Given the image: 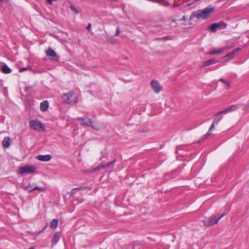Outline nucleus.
Masks as SVG:
<instances>
[{"instance_id": "obj_1", "label": "nucleus", "mask_w": 249, "mask_h": 249, "mask_svg": "<svg viewBox=\"0 0 249 249\" xmlns=\"http://www.w3.org/2000/svg\"><path fill=\"white\" fill-rule=\"evenodd\" d=\"M214 10V7H207L203 10H197L192 13L190 18L195 17L198 19H206L210 17Z\"/></svg>"}, {"instance_id": "obj_2", "label": "nucleus", "mask_w": 249, "mask_h": 249, "mask_svg": "<svg viewBox=\"0 0 249 249\" xmlns=\"http://www.w3.org/2000/svg\"><path fill=\"white\" fill-rule=\"evenodd\" d=\"M78 120H80L81 124L83 125L91 127L92 128L98 130L99 126L94 121L89 118H79Z\"/></svg>"}, {"instance_id": "obj_3", "label": "nucleus", "mask_w": 249, "mask_h": 249, "mask_svg": "<svg viewBox=\"0 0 249 249\" xmlns=\"http://www.w3.org/2000/svg\"><path fill=\"white\" fill-rule=\"evenodd\" d=\"M29 126L31 128L37 131H44L45 130L44 124L38 120L30 121Z\"/></svg>"}, {"instance_id": "obj_4", "label": "nucleus", "mask_w": 249, "mask_h": 249, "mask_svg": "<svg viewBox=\"0 0 249 249\" xmlns=\"http://www.w3.org/2000/svg\"><path fill=\"white\" fill-rule=\"evenodd\" d=\"M225 213H223L219 217L216 218L215 217H210L203 220V223L206 226L210 227L215 224H217L218 221L224 215Z\"/></svg>"}, {"instance_id": "obj_5", "label": "nucleus", "mask_w": 249, "mask_h": 249, "mask_svg": "<svg viewBox=\"0 0 249 249\" xmlns=\"http://www.w3.org/2000/svg\"><path fill=\"white\" fill-rule=\"evenodd\" d=\"M227 24L223 21H220L218 23H214L212 24L209 27V30L213 32H215L217 29H225L227 27Z\"/></svg>"}, {"instance_id": "obj_6", "label": "nucleus", "mask_w": 249, "mask_h": 249, "mask_svg": "<svg viewBox=\"0 0 249 249\" xmlns=\"http://www.w3.org/2000/svg\"><path fill=\"white\" fill-rule=\"evenodd\" d=\"M35 172V168L31 165H26L21 167L19 170V173L21 174L25 173L31 174Z\"/></svg>"}, {"instance_id": "obj_7", "label": "nucleus", "mask_w": 249, "mask_h": 249, "mask_svg": "<svg viewBox=\"0 0 249 249\" xmlns=\"http://www.w3.org/2000/svg\"><path fill=\"white\" fill-rule=\"evenodd\" d=\"M25 190L28 191L29 192H32L35 190H37L40 191H43L45 190V188L43 187H38L36 184H29L24 188Z\"/></svg>"}, {"instance_id": "obj_8", "label": "nucleus", "mask_w": 249, "mask_h": 249, "mask_svg": "<svg viewBox=\"0 0 249 249\" xmlns=\"http://www.w3.org/2000/svg\"><path fill=\"white\" fill-rule=\"evenodd\" d=\"M151 86L153 90L156 93H159L162 90L160 83L157 80L152 81L151 82Z\"/></svg>"}, {"instance_id": "obj_9", "label": "nucleus", "mask_w": 249, "mask_h": 249, "mask_svg": "<svg viewBox=\"0 0 249 249\" xmlns=\"http://www.w3.org/2000/svg\"><path fill=\"white\" fill-rule=\"evenodd\" d=\"M74 95V92L71 91L69 92L62 95V98L63 99L66 103L69 104L72 102L71 98Z\"/></svg>"}, {"instance_id": "obj_10", "label": "nucleus", "mask_w": 249, "mask_h": 249, "mask_svg": "<svg viewBox=\"0 0 249 249\" xmlns=\"http://www.w3.org/2000/svg\"><path fill=\"white\" fill-rule=\"evenodd\" d=\"M230 49V48L228 47H223L222 48H218L216 49H212L211 51H210L209 52H208L207 53V54H212V55L218 54V53H222L223 52H224L227 50H229Z\"/></svg>"}, {"instance_id": "obj_11", "label": "nucleus", "mask_w": 249, "mask_h": 249, "mask_svg": "<svg viewBox=\"0 0 249 249\" xmlns=\"http://www.w3.org/2000/svg\"><path fill=\"white\" fill-rule=\"evenodd\" d=\"M237 108L238 107L236 105H232L230 107L226 109L225 110L217 112L215 115V117H217L220 114H226L227 113L231 112L233 110L237 109Z\"/></svg>"}, {"instance_id": "obj_12", "label": "nucleus", "mask_w": 249, "mask_h": 249, "mask_svg": "<svg viewBox=\"0 0 249 249\" xmlns=\"http://www.w3.org/2000/svg\"><path fill=\"white\" fill-rule=\"evenodd\" d=\"M52 158L51 155H40L37 156V159L40 161H50Z\"/></svg>"}, {"instance_id": "obj_13", "label": "nucleus", "mask_w": 249, "mask_h": 249, "mask_svg": "<svg viewBox=\"0 0 249 249\" xmlns=\"http://www.w3.org/2000/svg\"><path fill=\"white\" fill-rule=\"evenodd\" d=\"M0 70L3 73L5 74L10 73L12 71L11 69L5 64H1Z\"/></svg>"}, {"instance_id": "obj_14", "label": "nucleus", "mask_w": 249, "mask_h": 249, "mask_svg": "<svg viewBox=\"0 0 249 249\" xmlns=\"http://www.w3.org/2000/svg\"><path fill=\"white\" fill-rule=\"evenodd\" d=\"M222 119V117H220L218 118H214L213 120V121L212 124H211V125L210 126L209 129L207 133H209V134L211 135V132L213 130V129L214 128V124H218L219 121H220Z\"/></svg>"}, {"instance_id": "obj_15", "label": "nucleus", "mask_w": 249, "mask_h": 249, "mask_svg": "<svg viewBox=\"0 0 249 249\" xmlns=\"http://www.w3.org/2000/svg\"><path fill=\"white\" fill-rule=\"evenodd\" d=\"M49 107V102L48 101L45 100L42 102L40 104V108L42 111H46Z\"/></svg>"}, {"instance_id": "obj_16", "label": "nucleus", "mask_w": 249, "mask_h": 249, "mask_svg": "<svg viewBox=\"0 0 249 249\" xmlns=\"http://www.w3.org/2000/svg\"><path fill=\"white\" fill-rule=\"evenodd\" d=\"M2 145L5 148H9L11 145V140L9 137H5L2 141Z\"/></svg>"}, {"instance_id": "obj_17", "label": "nucleus", "mask_w": 249, "mask_h": 249, "mask_svg": "<svg viewBox=\"0 0 249 249\" xmlns=\"http://www.w3.org/2000/svg\"><path fill=\"white\" fill-rule=\"evenodd\" d=\"M60 233L59 232H55L54 234L53 237L52 239V242L54 244H56L59 240L60 238Z\"/></svg>"}, {"instance_id": "obj_18", "label": "nucleus", "mask_w": 249, "mask_h": 249, "mask_svg": "<svg viewBox=\"0 0 249 249\" xmlns=\"http://www.w3.org/2000/svg\"><path fill=\"white\" fill-rule=\"evenodd\" d=\"M117 161L116 159H115L113 161L107 163V164H103L99 165L100 168L101 169L107 168L109 166H113L114 163Z\"/></svg>"}, {"instance_id": "obj_19", "label": "nucleus", "mask_w": 249, "mask_h": 249, "mask_svg": "<svg viewBox=\"0 0 249 249\" xmlns=\"http://www.w3.org/2000/svg\"><path fill=\"white\" fill-rule=\"evenodd\" d=\"M46 53L47 55L48 56L57 57V55L55 52L52 49H48L46 51Z\"/></svg>"}, {"instance_id": "obj_20", "label": "nucleus", "mask_w": 249, "mask_h": 249, "mask_svg": "<svg viewBox=\"0 0 249 249\" xmlns=\"http://www.w3.org/2000/svg\"><path fill=\"white\" fill-rule=\"evenodd\" d=\"M218 62V60L216 59H212L211 60H207L204 62L203 66L206 67L212 64H215Z\"/></svg>"}, {"instance_id": "obj_21", "label": "nucleus", "mask_w": 249, "mask_h": 249, "mask_svg": "<svg viewBox=\"0 0 249 249\" xmlns=\"http://www.w3.org/2000/svg\"><path fill=\"white\" fill-rule=\"evenodd\" d=\"M240 48H236V49H234L231 53H229L227 54H226V55L225 56V57L229 58V59L232 58L233 55L236 52H237L239 50H240Z\"/></svg>"}, {"instance_id": "obj_22", "label": "nucleus", "mask_w": 249, "mask_h": 249, "mask_svg": "<svg viewBox=\"0 0 249 249\" xmlns=\"http://www.w3.org/2000/svg\"><path fill=\"white\" fill-rule=\"evenodd\" d=\"M58 221L56 219H53L50 223V227L53 229H56L58 226Z\"/></svg>"}, {"instance_id": "obj_23", "label": "nucleus", "mask_w": 249, "mask_h": 249, "mask_svg": "<svg viewBox=\"0 0 249 249\" xmlns=\"http://www.w3.org/2000/svg\"><path fill=\"white\" fill-rule=\"evenodd\" d=\"M210 135L209 134V133H207L201 138V139L199 140L198 142H201L205 140L209 137Z\"/></svg>"}, {"instance_id": "obj_24", "label": "nucleus", "mask_w": 249, "mask_h": 249, "mask_svg": "<svg viewBox=\"0 0 249 249\" xmlns=\"http://www.w3.org/2000/svg\"><path fill=\"white\" fill-rule=\"evenodd\" d=\"M82 189H83V188H82V187H79V188H76L73 189L72 190H71V195H73L76 193V192L78 190H81Z\"/></svg>"}, {"instance_id": "obj_25", "label": "nucleus", "mask_w": 249, "mask_h": 249, "mask_svg": "<svg viewBox=\"0 0 249 249\" xmlns=\"http://www.w3.org/2000/svg\"><path fill=\"white\" fill-rule=\"evenodd\" d=\"M70 8L71 9V10H72L76 14L79 13V11L77 10V9L74 5H71Z\"/></svg>"}, {"instance_id": "obj_26", "label": "nucleus", "mask_w": 249, "mask_h": 249, "mask_svg": "<svg viewBox=\"0 0 249 249\" xmlns=\"http://www.w3.org/2000/svg\"><path fill=\"white\" fill-rule=\"evenodd\" d=\"M220 81L221 82H222V83H223L226 86L230 87V83L225 81L224 79L221 78L220 79Z\"/></svg>"}, {"instance_id": "obj_27", "label": "nucleus", "mask_w": 249, "mask_h": 249, "mask_svg": "<svg viewBox=\"0 0 249 249\" xmlns=\"http://www.w3.org/2000/svg\"><path fill=\"white\" fill-rule=\"evenodd\" d=\"M30 69H31L29 67H22V68H19V71L20 72H23L25 71H26L27 70H30Z\"/></svg>"}, {"instance_id": "obj_28", "label": "nucleus", "mask_w": 249, "mask_h": 249, "mask_svg": "<svg viewBox=\"0 0 249 249\" xmlns=\"http://www.w3.org/2000/svg\"><path fill=\"white\" fill-rule=\"evenodd\" d=\"M101 170V169H100V166H99H99H97V167H96L92 169V171L96 172V171H99V170Z\"/></svg>"}, {"instance_id": "obj_29", "label": "nucleus", "mask_w": 249, "mask_h": 249, "mask_svg": "<svg viewBox=\"0 0 249 249\" xmlns=\"http://www.w3.org/2000/svg\"><path fill=\"white\" fill-rule=\"evenodd\" d=\"M120 33V29L119 27H117V29H116V33L115 34V36H119V34Z\"/></svg>"}, {"instance_id": "obj_30", "label": "nucleus", "mask_w": 249, "mask_h": 249, "mask_svg": "<svg viewBox=\"0 0 249 249\" xmlns=\"http://www.w3.org/2000/svg\"><path fill=\"white\" fill-rule=\"evenodd\" d=\"M187 19V17L184 16L183 17L179 20L180 21H186Z\"/></svg>"}, {"instance_id": "obj_31", "label": "nucleus", "mask_w": 249, "mask_h": 249, "mask_svg": "<svg viewBox=\"0 0 249 249\" xmlns=\"http://www.w3.org/2000/svg\"><path fill=\"white\" fill-rule=\"evenodd\" d=\"M91 23H89L88 25V26L87 27V29L89 30V31H90V28H91Z\"/></svg>"}, {"instance_id": "obj_32", "label": "nucleus", "mask_w": 249, "mask_h": 249, "mask_svg": "<svg viewBox=\"0 0 249 249\" xmlns=\"http://www.w3.org/2000/svg\"><path fill=\"white\" fill-rule=\"evenodd\" d=\"M164 38H165V39H169L170 37L169 36H165L164 37Z\"/></svg>"}, {"instance_id": "obj_33", "label": "nucleus", "mask_w": 249, "mask_h": 249, "mask_svg": "<svg viewBox=\"0 0 249 249\" xmlns=\"http://www.w3.org/2000/svg\"><path fill=\"white\" fill-rule=\"evenodd\" d=\"M176 21H177V20H176V19H173V20H172V22H176Z\"/></svg>"}, {"instance_id": "obj_34", "label": "nucleus", "mask_w": 249, "mask_h": 249, "mask_svg": "<svg viewBox=\"0 0 249 249\" xmlns=\"http://www.w3.org/2000/svg\"><path fill=\"white\" fill-rule=\"evenodd\" d=\"M29 249H34V248H30Z\"/></svg>"}, {"instance_id": "obj_35", "label": "nucleus", "mask_w": 249, "mask_h": 249, "mask_svg": "<svg viewBox=\"0 0 249 249\" xmlns=\"http://www.w3.org/2000/svg\"><path fill=\"white\" fill-rule=\"evenodd\" d=\"M0 1H2V0H0Z\"/></svg>"}]
</instances>
